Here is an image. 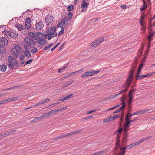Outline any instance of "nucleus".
<instances>
[{
	"mask_svg": "<svg viewBox=\"0 0 155 155\" xmlns=\"http://www.w3.org/2000/svg\"><path fill=\"white\" fill-rule=\"evenodd\" d=\"M137 64H134L132 67L131 70L129 71L130 72L129 74V76L127 80V82L124 84H123L121 87L124 88L125 87H129L132 81V78L133 76V73L134 71L135 68L136 67Z\"/></svg>",
	"mask_w": 155,
	"mask_h": 155,
	"instance_id": "obj_1",
	"label": "nucleus"
},
{
	"mask_svg": "<svg viewBox=\"0 0 155 155\" xmlns=\"http://www.w3.org/2000/svg\"><path fill=\"white\" fill-rule=\"evenodd\" d=\"M21 50V47L20 45H16L14 48L11 49V51L14 55L15 58H17L20 55Z\"/></svg>",
	"mask_w": 155,
	"mask_h": 155,
	"instance_id": "obj_2",
	"label": "nucleus"
},
{
	"mask_svg": "<svg viewBox=\"0 0 155 155\" xmlns=\"http://www.w3.org/2000/svg\"><path fill=\"white\" fill-rule=\"evenodd\" d=\"M8 65L9 66L10 68L12 69L14 68V64L16 65L17 67L19 65V63L17 61V60L11 56L8 57Z\"/></svg>",
	"mask_w": 155,
	"mask_h": 155,
	"instance_id": "obj_3",
	"label": "nucleus"
},
{
	"mask_svg": "<svg viewBox=\"0 0 155 155\" xmlns=\"http://www.w3.org/2000/svg\"><path fill=\"white\" fill-rule=\"evenodd\" d=\"M56 28L55 27H51L48 29L46 31L47 33L44 35V36H52V37H56L57 35V33L56 32Z\"/></svg>",
	"mask_w": 155,
	"mask_h": 155,
	"instance_id": "obj_4",
	"label": "nucleus"
},
{
	"mask_svg": "<svg viewBox=\"0 0 155 155\" xmlns=\"http://www.w3.org/2000/svg\"><path fill=\"white\" fill-rule=\"evenodd\" d=\"M68 21L67 17L64 18L58 22L57 25V27L62 28L65 27L68 25Z\"/></svg>",
	"mask_w": 155,
	"mask_h": 155,
	"instance_id": "obj_5",
	"label": "nucleus"
},
{
	"mask_svg": "<svg viewBox=\"0 0 155 155\" xmlns=\"http://www.w3.org/2000/svg\"><path fill=\"white\" fill-rule=\"evenodd\" d=\"M45 21L47 25H52L54 21V18L50 15H48L45 18Z\"/></svg>",
	"mask_w": 155,
	"mask_h": 155,
	"instance_id": "obj_6",
	"label": "nucleus"
},
{
	"mask_svg": "<svg viewBox=\"0 0 155 155\" xmlns=\"http://www.w3.org/2000/svg\"><path fill=\"white\" fill-rule=\"evenodd\" d=\"M100 71H96L93 70H90L86 73L81 76L82 78H84L87 76H91L96 74L100 72Z\"/></svg>",
	"mask_w": 155,
	"mask_h": 155,
	"instance_id": "obj_7",
	"label": "nucleus"
},
{
	"mask_svg": "<svg viewBox=\"0 0 155 155\" xmlns=\"http://www.w3.org/2000/svg\"><path fill=\"white\" fill-rule=\"evenodd\" d=\"M24 41L29 46H31L32 45H35L36 43L35 41L27 37L24 39Z\"/></svg>",
	"mask_w": 155,
	"mask_h": 155,
	"instance_id": "obj_8",
	"label": "nucleus"
},
{
	"mask_svg": "<svg viewBox=\"0 0 155 155\" xmlns=\"http://www.w3.org/2000/svg\"><path fill=\"white\" fill-rule=\"evenodd\" d=\"M44 27V24L41 20L38 22H36L35 24V29L37 31L41 30Z\"/></svg>",
	"mask_w": 155,
	"mask_h": 155,
	"instance_id": "obj_9",
	"label": "nucleus"
},
{
	"mask_svg": "<svg viewBox=\"0 0 155 155\" xmlns=\"http://www.w3.org/2000/svg\"><path fill=\"white\" fill-rule=\"evenodd\" d=\"M31 26V21L30 18H26L25 22V27L27 29H29Z\"/></svg>",
	"mask_w": 155,
	"mask_h": 155,
	"instance_id": "obj_10",
	"label": "nucleus"
},
{
	"mask_svg": "<svg viewBox=\"0 0 155 155\" xmlns=\"http://www.w3.org/2000/svg\"><path fill=\"white\" fill-rule=\"evenodd\" d=\"M89 3H87L84 1L81 2V8L82 9L81 12H85L87 10L88 5Z\"/></svg>",
	"mask_w": 155,
	"mask_h": 155,
	"instance_id": "obj_11",
	"label": "nucleus"
},
{
	"mask_svg": "<svg viewBox=\"0 0 155 155\" xmlns=\"http://www.w3.org/2000/svg\"><path fill=\"white\" fill-rule=\"evenodd\" d=\"M130 119L128 117V115H126L125 118V120L126 122L123 125L124 128V130H126V128L129 127V124L130 123Z\"/></svg>",
	"mask_w": 155,
	"mask_h": 155,
	"instance_id": "obj_12",
	"label": "nucleus"
},
{
	"mask_svg": "<svg viewBox=\"0 0 155 155\" xmlns=\"http://www.w3.org/2000/svg\"><path fill=\"white\" fill-rule=\"evenodd\" d=\"M8 43V41L7 39L5 37L0 38V44L4 46L6 45Z\"/></svg>",
	"mask_w": 155,
	"mask_h": 155,
	"instance_id": "obj_13",
	"label": "nucleus"
},
{
	"mask_svg": "<svg viewBox=\"0 0 155 155\" xmlns=\"http://www.w3.org/2000/svg\"><path fill=\"white\" fill-rule=\"evenodd\" d=\"M9 36L11 38H15L18 36V34L15 31H10L8 32Z\"/></svg>",
	"mask_w": 155,
	"mask_h": 155,
	"instance_id": "obj_14",
	"label": "nucleus"
},
{
	"mask_svg": "<svg viewBox=\"0 0 155 155\" xmlns=\"http://www.w3.org/2000/svg\"><path fill=\"white\" fill-rule=\"evenodd\" d=\"M29 36L30 37L31 39L32 40H35L37 41L38 38H37V35L33 32H30L28 34Z\"/></svg>",
	"mask_w": 155,
	"mask_h": 155,
	"instance_id": "obj_15",
	"label": "nucleus"
},
{
	"mask_svg": "<svg viewBox=\"0 0 155 155\" xmlns=\"http://www.w3.org/2000/svg\"><path fill=\"white\" fill-rule=\"evenodd\" d=\"M36 41L38 44L40 45L45 44L47 43L46 41L44 39H39L38 38Z\"/></svg>",
	"mask_w": 155,
	"mask_h": 155,
	"instance_id": "obj_16",
	"label": "nucleus"
},
{
	"mask_svg": "<svg viewBox=\"0 0 155 155\" xmlns=\"http://www.w3.org/2000/svg\"><path fill=\"white\" fill-rule=\"evenodd\" d=\"M126 106L125 103H122V106L120 107L117 109L116 110L113 112V113H116L120 112V111L122 110H124L125 109Z\"/></svg>",
	"mask_w": 155,
	"mask_h": 155,
	"instance_id": "obj_17",
	"label": "nucleus"
},
{
	"mask_svg": "<svg viewBox=\"0 0 155 155\" xmlns=\"http://www.w3.org/2000/svg\"><path fill=\"white\" fill-rule=\"evenodd\" d=\"M151 136H150L144 137L142 139H141L140 140L138 141L137 142V144H138V145L140 144V143H142L143 141L149 139V138H151Z\"/></svg>",
	"mask_w": 155,
	"mask_h": 155,
	"instance_id": "obj_18",
	"label": "nucleus"
},
{
	"mask_svg": "<svg viewBox=\"0 0 155 155\" xmlns=\"http://www.w3.org/2000/svg\"><path fill=\"white\" fill-rule=\"evenodd\" d=\"M73 96V94H69V95L66 96V97H63V99H58V101H64L69 98L72 97Z\"/></svg>",
	"mask_w": 155,
	"mask_h": 155,
	"instance_id": "obj_19",
	"label": "nucleus"
},
{
	"mask_svg": "<svg viewBox=\"0 0 155 155\" xmlns=\"http://www.w3.org/2000/svg\"><path fill=\"white\" fill-rule=\"evenodd\" d=\"M16 130H14L11 131L7 132L5 133V134H4V135L5 136V137L7 136L11 135L12 134L15 133L16 132Z\"/></svg>",
	"mask_w": 155,
	"mask_h": 155,
	"instance_id": "obj_20",
	"label": "nucleus"
},
{
	"mask_svg": "<svg viewBox=\"0 0 155 155\" xmlns=\"http://www.w3.org/2000/svg\"><path fill=\"white\" fill-rule=\"evenodd\" d=\"M7 66L5 64L0 65V70L2 72H5Z\"/></svg>",
	"mask_w": 155,
	"mask_h": 155,
	"instance_id": "obj_21",
	"label": "nucleus"
},
{
	"mask_svg": "<svg viewBox=\"0 0 155 155\" xmlns=\"http://www.w3.org/2000/svg\"><path fill=\"white\" fill-rule=\"evenodd\" d=\"M74 81V80H72L71 81H69L68 82L65 83L63 85V87H65L71 84L72 83H73Z\"/></svg>",
	"mask_w": 155,
	"mask_h": 155,
	"instance_id": "obj_22",
	"label": "nucleus"
},
{
	"mask_svg": "<svg viewBox=\"0 0 155 155\" xmlns=\"http://www.w3.org/2000/svg\"><path fill=\"white\" fill-rule=\"evenodd\" d=\"M18 98V97H15L12 98H10L6 99V102H10L17 100Z\"/></svg>",
	"mask_w": 155,
	"mask_h": 155,
	"instance_id": "obj_23",
	"label": "nucleus"
},
{
	"mask_svg": "<svg viewBox=\"0 0 155 155\" xmlns=\"http://www.w3.org/2000/svg\"><path fill=\"white\" fill-rule=\"evenodd\" d=\"M137 115H140L139 111L135 112L133 113H131L130 115H129L128 117L130 119L133 116Z\"/></svg>",
	"mask_w": 155,
	"mask_h": 155,
	"instance_id": "obj_24",
	"label": "nucleus"
},
{
	"mask_svg": "<svg viewBox=\"0 0 155 155\" xmlns=\"http://www.w3.org/2000/svg\"><path fill=\"white\" fill-rule=\"evenodd\" d=\"M123 130V129L122 128L117 130L116 132L115 133H118V134L117 135V139H118L120 138V136L121 135V131Z\"/></svg>",
	"mask_w": 155,
	"mask_h": 155,
	"instance_id": "obj_25",
	"label": "nucleus"
},
{
	"mask_svg": "<svg viewBox=\"0 0 155 155\" xmlns=\"http://www.w3.org/2000/svg\"><path fill=\"white\" fill-rule=\"evenodd\" d=\"M24 53L27 58H29L31 56L30 52L28 50H26L25 51H24Z\"/></svg>",
	"mask_w": 155,
	"mask_h": 155,
	"instance_id": "obj_26",
	"label": "nucleus"
},
{
	"mask_svg": "<svg viewBox=\"0 0 155 155\" xmlns=\"http://www.w3.org/2000/svg\"><path fill=\"white\" fill-rule=\"evenodd\" d=\"M128 97L129 98V100L127 102V104L128 105H130V104L132 102L133 98V95H128Z\"/></svg>",
	"mask_w": 155,
	"mask_h": 155,
	"instance_id": "obj_27",
	"label": "nucleus"
},
{
	"mask_svg": "<svg viewBox=\"0 0 155 155\" xmlns=\"http://www.w3.org/2000/svg\"><path fill=\"white\" fill-rule=\"evenodd\" d=\"M31 48L30 50L33 53H35L37 52L38 51V49L35 46H33L31 47Z\"/></svg>",
	"mask_w": 155,
	"mask_h": 155,
	"instance_id": "obj_28",
	"label": "nucleus"
},
{
	"mask_svg": "<svg viewBox=\"0 0 155 155\" xmlns=\"http://www.w3.org/2000/svg\"><path fill=\"white\" fill-rule=\"evenodd\" d=\"M15 27L18 29L19 30L21 31L23 30V27L22 25L20 24H17L15 25Z\"/></svg>",
	"mask_w": 155,
	"mask_h": 155,
	"instance_id": "obj_29",
	"label": "nucleus"
},
{
	"mask_svg": "<svg viewBox=\"0 0 155 155\" xmlns=\"http://www.w3.org/2000/svg\"><path fill=\"white\" fill-rule=\"evenodd\" d=\"M128 133L127 130H124V134L123 137V140H125L127 139V135Z\"/></svg>",
	"mask_w": 155,
	"mask_h": 155,
	"instance_id": "obj_30",
	"label": "nucleus"
},
{
	"mask_svg": "<svg viewBox=\"0 0 155 155\" xmlns=\"http://www.w3.org/2000/svg\"><path fill=\"white\" fill-rule=\"evenodd\" d=\"M57 110H56V109H55L48 112V114H49V116H50L52 114H56L57 113Z\"/></svg>",
	"mask_w": 155,
	"mask_h": 155,
	"instance_id": "obj_31",
	"label": "nucleus"
},
{
	"mask_svg": "<svg viewBox=\"0 0 155 155\" xmlns=\"http://www.w3.org/2000/svg\"><path fill=\"white\" fill-rule=\"evenodd\" d=\"M104 41V39L103 38H101L95 40L96 42L97 43L98 45H99L101 43Z\"/></svg>",
	"mask_w": 155,
	"mask_h": 155,
	"instance_id": "obj_32",
	"label": "nucleus"
},
{
	"mask_svg": "<svg viewBox=\"0 0 155 155\" xmlns=\"http://www.w3.org/2000/svg\"><path fill=\"white\" fill-rule=\"evenodd\" d=\"M5 48L2 45H0V53L4 54L5 53Z\"/></svg>",
	"mask_w": 155,
	"mask_h": 155,
	"instance_id": "obj_33",
	"label": "nucleus"
},
{
	"mask_svg": "<svg viewBox=\"0 0 155 155\" xmlns=\"http://www.w3.org/2000/svg\"><path fill=\"white\" fill-rule=\"evenodd\" d=\"M111 120H112V117L110 116L108 117V118L104 119L103 120V122H104V123H105L109 122Z\"/></svg>",
	"mask_w": 155,
	"mask_h": 155,
	"instance_id": "obj_34",
	"label": "nucleus"
},
{
	"mask_svg": "<svg viewBox=\"0 0 155 155\" xmlns=\"http://www.w3.org/2000/svg\"><path fill=\"white\" fill-rule=\"evenodd\" d=\"M146 77H147L146 75H142L141 76L140 75L139 76H138V77H136V79L137 80L139 79H141Z\"/></svg>",
	"mask_w": 155,
	"mask_h": 155,
	"instance_id": "obj_35",
	"label": "nucleus"
},
{
	"mask_svg": "<svg viewBox=\"0 0 155 155\" xmlns=\"http://www.w3.org/2000/svg\"><path fill=\"white\" fill-rule=\"evenodd\" d=\"M150 110L149 109H147L146 110H143L139 111L140 114H143L144 113H146L149 111Z\"/></svg>",
	"mask_w": 155,
	"mask_h": 155,
	"instance_id": "obj_36",
	"label": "nucleus"
},
{
	"mask_svg": "<svg viewBox=\"0 0 155 155\" xmlns=\"http://www.w3.org/2000/svg\"><path fill=\"white\" fill-rule=\"evenodd\" d=\"M120 150L121 152L118 155H124L126 152L125 150L122 149V148L121 147L120 148Z\"/></svg>",
	"mask_w": 155,
	"mask_h": 155,
	"instance_id": "obj_37",
	"label": "nucleus"
},
{
	"mask_svg": "<svg viewBox=\"0 0 155 155\" xmlns=\"http://www.w3.org/2000/svg\"><path fill=\"white\" fill-rule=\"evenodd\" d=\"M67 109V107H64L59 108L58 109H56V110H57V112H60L64 111Z\"/></svg>",
	"mask_w": 155,
	"mask_h": 155,
	"instance_id": "obj_38",
	"label": "nucleus"
},
{
	"mask_svg": "<svg viewBox=\"0 0 155 155\" xmlns=\"http://www.w3.org/2000/svg\"><path fill=\"white\" fill-rule=\"evenodd\" d=\"M72 13L71 12H69L67 18L68 19V21L71 19L72 17Z\"/></svg>",
	"mask_w": 155,
	"mask_h": 155,
	"instance_id": "obj_39",
	"label": "nucleus"
},
{
	"mask_svg": "<svg viewBox=\"0 0 155 155\" xmlns=\"http://www.w3.org/2000/svg\"><path fill=\"white\" fill-rule=\"evenodd\" d=\"M74 9L73 5H69L67 7V9L69 11H71Z\"/></svg>",
	"mask_w": 155,
	"mask_h": 155,
	"instance_id": "obj_40",
	"label": "nucleus"
},
{
	"mask_svg": "<svg viewBox=\"0 0 155 155\" xmlns=\"http://www.w3.org/2000/svg\"><path fill=\"white\" fill-rule=\"evenodd\" d=\"M49 116L48 112L47 113H45V114H43L41 116H40L41 120H42L43 118L47 117V116Z\"/></svg>",
	"mask_w": 155,
	"mask_h": 155,
	"instance_id": "obj_41",
	"label": "nucleus"
},
{
	"mask_svg": "<svg viewBox=\"0 0 155 155\" xmlns=\"http://www.w3.org/2000/svg\"><path fill=\"white\" fill-rule=\"evenodd\" d=\"M128 112L126 115H128V117L129 115L130 114L131 112V105L130 104L128 105Z\"/></svg>",
	"mask_w": 155,
	"mask_h": 155,
	"instance_id": "obj_42",
	"label": "nucleus"
},
{
	"mask_svg": "<svg viewBox=\"0 0 155 155\" xmlns=\"http://www.w3.org/2000/svg\"><path fill=\"white\" fill-rule=\"evenodd\" d=\"M96 42L95 41L91 43L90 45V46L93 47H96L98 45Z\"/></svg>",
	"mask_w": 155,
	"mask_h": 155,
	"instance_id": "obj_43",
	"label": "nucleus"
},
{
	"mask_svg": "<svg viewBox=\"0 0 155 155\" xmlns=\"http://www.w3.org/2000/svg\"><path fill=\"white\" fill-rule=\"evenodd\" d=\"M64 29L63 28H62L59 32L58 34V35L60 36L62 35L64 33Z\"/></svg>",
	"mask_w": 155,
	"mask_h": 155,
	"instance_id": "obj_44",
	"label": "nucleus"
},
{
	"mask_svg": "<svg viewBox=\"0 0 155 155\" xmlns=\"http://www.w3.org/2000/svg\"><path fill=\"white\" fill-rule=\"evenodd\" d=\"M147 6V5H142L141 7L140 8V9L141 11H143L146 9Z\"/></svg>",
	"mask_w": 155,
	"mask_h": 155,
	"instance_id": "obj_45",
	"label": "nucleus"
},
{
	"mask_svg": "<svg viewBox=\"0 0 155 155\" xmlns=\"http://www.w3.org/2000/svg\"><path fill=\"white\" fill-rule=\"evenodd\" d=\"M93 117V116L92 115H90V116H89L88 117H84L83 118V120H82L83 121H84V120H87V119H91V118H92Z\"/></svg>",
	"mask_w": 155,
	"mask_h": 155,
	"instance_id": "obj_46",
	"label": "nucleus"
},
{
	"mask_svg": "<svg viewBox=\"0 0 155 155\" xmlns=\"http://www.w3.org/2000/svg\"><path fill=\"white\" fill-rule=\"evenodd\" d=\"M50 100L49 99H46L41 101L40 102V103H41V104H43L45 103L48 102Z\"/></svg>",
	"mask_w": 155,
	"mask_h": 155,
	"instance_id": "obj_47",
	"label": "nucleus"
},
{
	"mask_svg": "<svg viewBox=\"0 0 155 155\" xmlns=\"http://www.w3.org/2000/svg\"><path fill=\"white\" fill-rule=\"evenodd\" d=\"M111 116L112 117V120H115L116 119H117V118L119 117L120 115L118 114H117L115 116H112V115Z\"/></svg>",
	"mask_w": 155,
	"mask_h": 155,
	"instance_id": "obj_48",
	"label": "nucleus"
},
{
	"mask_svg": "<svg viewBox=\"0 0 155 155\" xmlns=\"http://www.w3.org/2000/svg\"><path fill=\"white\" fill-rule=\"evenodd\" d=\"M52 37L51 35L48 36V37H47V36H44V35H43L42 36V38H43L46 39V38H48V40H50L52 38Z\"/></svg>",
	"mask_w": 155,
	"mask_h": 155,
	"instance_id": "obj_49",
	"label": "nucleus"
},
{
	"mask_svg": "<svg viewBox=\"0 0 155 155\" xmlns=\"http://www.w3.org/2000/svg\"><path fill=\"white\" fill-rule=\"evenodd\" d=\"M29 45H24V48L25 50H28V49H31V47H30L29 46Z\"/></svg>",
	"mask_w": 155,
	"mask_h": 155,
	"instance_id": "obj_50",
	"label": "nucleus"
},
{
	"mask_svg": "<svg viewBox=\"0 0 155 155\" xmlns=\"http://www.w3.org/2000/svg\"><path fill=\"white\" fill-rule=\"evenodd\" d=\"M39 120H41L40 117L35 118L33 120L31 121V122L32 123Z\"/></svg>",
	"mask_w": 155,
	"mask_h": 155,
	"instance_id": "obj_51",
	"label": "nucleus"
},
{
	"mask_svg": "<svg viewBox=\"0 0 155 155\" xmlns=\"http://www.w3.org/2000/svg\"><path fill=\"white\" fill-rule=\"evenodd\" d=\"M117 140L116 142V149L118 148L119 147V140L117 139Z\"/></svg>",
	"mask_w": 155,
	"mask_h": 155,
	"instance_id": "obj_52",
	"label": "nucleus"
},
{
	"mask_svg": "<svg viewBox=\"0 0 155 155\" xmlns=\"http://www.w3.org/2000/svg\"><path fill=\"white\" fill-rule=\"evenodd\" d=\"M141 71V69L138 68L137 73L135 76V78H136V77H138V76H139L140 75V73Z\"/></svg>",
	"mask_w": 155,
	"mask_h": 155,
	"instance_id": "obj_53",
	"label": "nucleus"
},
{
	"mask_svg": "<svg viewBox=\"0 0 155 155\" xmlns=\"http://www.w3.org/2000/svg\"><path fill=\"white\" fill-rule=\"evenodd\" d=\"M136 91V90L135 89H132L131 90H130L129 92V93H128L129 95H130H130H133L132 93Z\"/></svg>",
	"mask_w": 155,
	"mask_h": 155,
	"instance_id": "obj_54",
	"label": "nucleus"
},
{
	"mask_svg": "<svg viewBox=\"0 0 155 155\" xmlns=\"http://www.w3.org/2000/svg\"><path fill=\"white\" fill-rule=\"evenodd\" d=\"M155 72H151L150 73H148L147 75H146V76H147V77L152 76V75H153L155 74Z\"/></svg>",
	"mask_w": 155,
	"mask_h": 155,
	"instance_id": "obj_55",
	"label": "nucleus"
},
{
	"mask_svg": "<svg viewBox=\"0 0 155 155\" xmlns=\"http://www.w3.org/2000/svg\"><path fill=\"white\" fill-rule=\"evenodd\" d=\"M68 134V137L70 136L71 135H75V132L74 131L70 133H67Z\"/></svg>",
	"mask_w": 155,
	"mask_h": 155,
	"instance_id": "obj_56",
	"label": "nucleus"
},
{
	"mask_svg": "<svg viewBox=\"0 0 155 155\" xmlns=\"http://www.w3.org/2000/svg\"><path fill=\"white\" fill-rule=\"evenodd\" d=\"M104 152V151H100L99 152H98L96 153H94L93 154L94 155H99L100 154H101Z\"/></svg>",
	"mask_w": 155,
	"mask_h": 155,
	"instance_id": "obj_57",
	"label": "nucleus"
},
{
	"mask_svg": "<svg viewBox=\"0 0 155 155\" xmlns=\"http://www.w3.org/2000/svg\"><path fill=\"white\" fill-rule=\"evenodd\" d=\"M91 110V111H87V114H89L91 113H93L94 112H95V111H96V110Z\"/></svg>",
	"mask_w": 155,
	"mask_h": 155,
	"instance_id": "obj_58",
	"label": "nucleus"
},
{
	"mask_svg": "<svg viewBox=\"0 0 155 155\" xmlns=\"http://www.w3.org/2000/svg\"><path fill=\"white\" fill-rule=\"evenodd\" d=\"M32 59H30L26 62L25 64H30L32 62Z\"/></svg>",
	"mask_w": 155,
	"mask_h": 155,
	"instance_id": "obj_59",
	"label": "nucleus"
},
{
	"mask_svg": "<svg viewBox=\"0 0 155 155\" xmlns=\"http://www.w3.org/2000/svg\"><path fill=\"white\" fill-rule=\"evenodd\" d=\"M25 58V56L24 55H21L20 57V60L21 61L24 60V59Z\"/></svg>",
	"mask_w": 155,
	"mask_h": 155,
	"instance_id": "obj_60",
	"label": "nucleus"
},
{
	"mask_svg": "<svg viewBox=\"0 0 155 155\" xmlns=\"http://www.w3.org/2000/svg\"><path fill=\"white\" fill-rule=\"evenodd\" d=\"M119 95V94H114V95H111L110 97V98H114L116 97H117V96L118 95Z\"/></svg>",
	"mask_w": 155,
	"mask_h": 155,
	"instance_id": "obj_61",
	"label": "nucleus"
},
{
	"mask_svg": "<svg viewBox=\"0 0 155 155\" xmlns=\"http://www.w3.org/2000/svg\"><path fill=\"white\" fill-rule=\"evenodd\" d=\"M62 138H67L68 137V134H65L62 135Z\"/></svg>",
	"mask_w": 155,
	"mask_h": 155,
	"instance_id": "obj_62",
	"label": "nucleus"
},
{
	"mask_svg": "<svg viewBox=\"0 0 155 155\" xmlns=\"http://www.w3.org/2000/svg\"><path fill=\"white\" fill-rule=\"evenodd\" d=\"M152 36H150V35H148V40L149 41V42L150 43V42L151 41V40L150 39V38L152 37Z\"/></svg>",
	"mask_w": 155,
	"mask_h": 155,
	"instance_id": "obj_63",
	"label": "nucleus"
},
{
	"mask_svg": "<svg viewBox=\"0 0 155 155\" xmlns=\"http://www.w3.org/2000/svg\"><path fill=\"white\" fill-rule=\"evenodd\" d=\"M144 65V64H141L139 65V66L138 67V68L141 69V68H142L143 67V66Z\"/></svg>",
	"mask_w": 155,
	"mask_h": 155,
	"instance_id": "obj_64",
	"label": "nucleus"
}]
</instances>
